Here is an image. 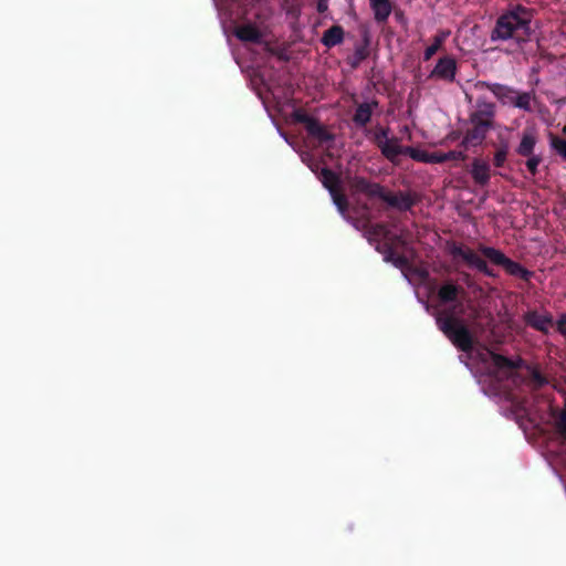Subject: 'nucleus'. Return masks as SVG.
<instances>
[{"mask_svg":"<svg viewBox=\"0 0 566 566\" xmlns=\"http://www.w3.org/2000/svg\"><path fill=\"white\" fill-rule=\"evenodd\" d=\"M533 9L526 8L522 4L511 6L496 19L495 27L491 32V40L506 41L514 39L518 43L530 41L533 34Z\"/></svg>","mask_w":566,"mask_h":566,"instance_id":"obj_1","label":"nucleus"},{"mask_svg":"<svg viewBox=\"0 0 566 566\" xmlns=\"http://www.w3.org/2000/svg\"><path fill=\"white\" fill-rule=\"evenodd\" d=\"M352 189L355 192L364 193L368 198H379L389 207L399 211H410L418 202L415 193L409 191L391 192L386 190L384 186L377 182H371L365 177H354L352 180Z\"/></svg>","mask_w":566,"mask_h":566,"instance_id":"obj_2","label":"nucleus"},{"mask_svg":"<svg viewBox=\"0 0 566 566\" xmlns=\"http://www.w3.org/2000/svg\"><path fill=\"white\" fill-rule=\"evenodd\" d=\"M459 306L448 307L436 315L438 328L461 352L470 353L474 347V338L464 321L457 315Z\"/></svg>","mask_w":566,"mask_h":566,"instance_id":"obj_3","label":"nucleus"},{"mask_svg":"<svg viewBox=\"0 0 566 566\" xmlns=\"http://www.w3.org/2000/svg\"><path fill=\"white\" fill-rule=\"evenodd\" d=\"M478 251L491 263L502 266L509 275L518 277L525 282H528L534 275L532 271L524 268L521 263L511 260L499 249L480 244Z\"/></svg>","mask_w":566,"mask_h":566,"instance_id":"obj_4","label":"nucleus"},{"mask_svg":"<svg viewBox=\"0 0 566 566\" xmlns=\"http://www.w3.org/2000/svg\"><path fill=\"white\" fill-rule=\"evenodd\" d=\"M292 117L294 122L303 124L307 134L316 138L319 143H327L334 140V135L329 133L316 118L308 115L305 111L297 108L293 112Z\"/></svg>","mask_w":566,"mask_h":566,"instance_id":"obj_5","label":"nucleus"},{"mask_svg":"<svg viewBox=\"0 0 566 566\" xmlns=\"http://www.w3.org/2000/svg\"><path fill=\"white\" fill-rule=\"evenodd\" d=\"M464 295H467L464 287L451 279L443 281L437 291V298L441 305L459 306L457 315L463 313V305L460 298Z\"/></svg>","mask_w":566,"mask_h":566,"instance_id":"obj_6","label":"nucleus"},{"mask_svg":"<svg viewBox=\"0 0 566 566\" xmlns=\"http://www.w3.org/2000/svg\"><path fill=\"white\" fill-rule=\"evenodd\" d=\"M450 254L453 258H461L470 268L476 269L489 277H496V273L491 269L486 261L470 248L453 244L450 248Z\"/></svg>","mask_w":566,"mask_h":566,"instance_id":"obj_7","label":"nucleus"},{"mask_svg":"<svg viewBox=\"0 0 566 566\" xmlns=\"http://www.w3.org/2000/svg\"><path fill=\"white\" fill-rule=\"evenodd\" d=\"M458 64L453 56L444 55L440 57L429 74L430 80H439L452 83L455 80Z\"/></svg>","mask_w":566,"mask_h":566,"instance_id":"obj_8","label":"nucleus"},{"mask_svg":"<svg viewBox=\"0 0 566 566\" xmlns=\"http://www.w3.org/2000/svg\"><path fill=\"white\" fill-rule=\"evenodd\" d=\"M470 123L472 127L467 130L460 144V146L463 147L464 149L481 145L484 142L488 132L493 127L492 123L489 122L470 120Z\"/></svg>","mask_w":566,"mask_h":566,"instance_id":"obj_9","label":"nucleus"},{"mask_svg":"<svg viewBox=\"0 0 566 566\" xmlns=\"http://www.w3.org/2000/svg\"><path fill=\"white\" fill-rule=\"evenodd\" d=\"M475 86L478 88H486L494 94V96L502 103L512 105L514 104V98L516 96L517 91L514 87L500 84V83H489L485 81H479Z\"/></svg>","mask_w":566,"mask_h":566,"instance_id":"obj_10","label":"nucleus"},{"mask_svg":"<svg viewBox=\"0 0 566 566\" xmlns=\"http://www.w3.org/2000/svg\"><path fill=\"white\" fill-rule=\"evenodd\" d=\"M370 55V36L368 32L363 34V39L359 43L355 44L354 53L346 57V64L350 66L352 70H356L359 67L363 61L368 59Z\"/></svg>","mask_w":566,"mask_h":566,"instance_id":"obj_11","label":"nucleus"},{"mask_svg":"<svg viewBox=\"0 0 566 566\" xmlns=\"http://www.w3.org/2000/svg\"><path fill=\"white\" fill-rule=\"evenodd\" d=\"M470 175L475 185L485 187L491 179V166L486 160L474 158L471 164Z\"/></svg>","mask_w":566,"mask_h":566,"instance_id":"obj_12","label":"nucleus"},{"mask_svg":"<svg viewBox=\"0 0 566 566\" xmlns=\"http://www.w3.org/2000/svg\"><path fill=\"white\" fill-rule=\"evenodd\" d=\"M524 322L527 326L547 334L553 326V316L551 314H541L537 311H530L525 313Z\"/></svg>","mask_w":566,"mask_h":566,"instance_id":"obj_13","label":"nucleus"},{"mask_svg":"<svg viewBox=\"0 0 566 566\" xmlns=\"http://www.w3.org/2000/svg\"><path fill=\"white\" fill-rule=\"evenodd\" d=\"M395 244L392 242H384L381 250L377 248L382 254L384 260L386 262H391L396 268L402 269L406 268L409 263L408 259L403 254H398L395 250Z\"/></svg>","mask_w":566,"mask_h":566,"instance_id":"obj_14","label":"nucleus"},{"mask_svg":"<svg viewBox=\"0 0 566 566\" xmlns=\"http://www.w3.org/2000/svg\"><path fill=\"white\" fill-rule=\"evenodd\" d=\"M234 34L243 42L260 43L262 41L261 31L253 24H243L238 27Z\"/></svg>","mask_w":566,"mask_h":566,"instance_id":"obj_15","label":"nucleus"},{"mask_svg":"<svg viewBox=\"0 0 566 566\" xmlns=\"http://www.w3.org/2000/svg\"><path fill=\"white\" fill-rule=\"evenodd\" d=\"M537 143L536 135L533 130L525 129L523 132L521 142L516 147L517 155L525 157L534 155V149Z\"/></svg>","mask_w":566,"mask_h":566,"instance_id":"obj_16","label":"nucleus"},{"mask_svg":"<svg viewBox=\"0 0 566 566\" xmlns=\"http://www.w3.org/2000/svg\"><path fill=\"white\" fill-rule=\"evenodd\" d=\"M379 149L386 159L391 163H396L398 156L403 155L405 147L399 145V139L397 137H392L388 142H384Z\"/></svg>","mask_w":566,"mask_h":566,"instance_id":"obj_17","label":"nucleus"},{"mask_svg":"<svg viewBox=\"0 0 566 566\" xmlns=\"http://www.w3.org/2000/svg\"><path fill=\"white\" fill-rule=\"evenodd\" d=\"M495 105L490 102H478V109L470 115V120H482L493 124Z\"/></svg>","mask_w":566,"mask_h":566,"instance_id":"obj_18","label":"nucleus"},{"mask_svg":"<svg viewBox=\"0 0 566 566\" xmlns=\"http://www.w3.org/2000/svg\"><path fill=\"white\" fill-rule=\"evenodd\" d=\"M369 233L374 238H381L385 242L403 243L401 235L392 234L386 223H375L370 227Z\"/></svg>","mask_w":566,"mask_h":566,"instance_id":"obj_19","label":"nucleus"},{"mask_svg":"<svg viewBox=\"0 0 566 566\" xmlns=\"http://www.w3.org/2000/svg\"><path fill=\"white\" fill-rule=\"evenodd\" d=\"M369 2L375 20L378 23L386 22L392 11L391 2L389 0H369Z\"/></svg>","mask_w":566,"mask_h":566,"instance_id":"obj_20","label":"nucleus"},{"mask_svg":"<svg viewBox=\"0 0 566 566\" xmlns=\"http://www.w3.org/2000/svg\"><path fill=\"white\" fill-rule=\"evenodd\" d=\"M344 41V29L343 27L335 24L327 29L321 39V42L326 48H333L340 44Z\"/></svg>","mask_w":566,"mask_h":566,"instance_id":"obj_21","label":"nucleus"},{"mask_svg":"<svg viewBox=\"0 0 566 566\" xmlns=\"http://www.w3.org/2000/svg\"><path fill=\"white\" fill-rule=\"evenodd\" d=\"M490 355H491L493 365L500 370H503V369L516 370V369L521 368V366L523 364V360L521 358H518L517 360H513L511 358H507L501 354L493 353V352H491Z\"/></svg>","mask_w":566,"mask_h":566,"instance_id":"obj_22","label":"nucleus"},{"mask_svg":"<svg viewBox=\"0 0 566 566\" xmlns=\"http://www.w3.org/2000/svg\"><path fill=\"white\" fill-rule=\"evenodd\" d=\"M373 115V106L369 103H361L357 106L355 114L353 116V122L356 126L364 127L366 126Z\"/></svg>","mask_w":566,"mask_h":566,"instance_id":"obj_23","label":"nucleus"},{"mask_svg":"<svg viewBox=\"0 0 566 566\" xmlns=\"http://www.w3.org/2000/svg\"><path fill=\"white\" fill-rule=\"evenodd\" d=\"M321 181L323 186L333 192L340 189V179L336 172L329 168H323L321 171Z\"/></svg>","mask_w":566,"mask_h":566,"instance_id":"obj_24","label":"nucleus"},{"mask_svg":"<svg viewBox=\"0 0 566 566\" xmlns=\"http://www.w3.org/2000/svg\"><path fill=\"white\" fill-rule=\"evenodd\" d=\"M433 164H442L450 160L463 161L467 154L463 150H450L448 153H433Z\"/></svg>","mask_w":566,"mask_h":566,"instance_id":"obj_25","label":"nucleus"},{"mask_svg":"<svg viewBox=\"0 0 566 566\" xmlns=\"http://www.w3.org/2000/svg\"><path fill=\"white\" fill-rule=\"evenodd\" d=\"M530 379L528 386L533 390H538L544 386L548 385V378L541 373V370L536 367H528Z\"/></svg>","mask_w":566,"mask_h":566,"instance_id":"obj_26","label":"nucleus"},{"mask_svg":"<svg viewBox=\"0 0 566 566\" xmlns=\"http://www.w3.org/2000/svg\"><path fill=\"white\" fill-rule=\"evenodd\" d=\"M534 97V92H518L514 98L513 106L524 112H532V99Z\"/></svg>","mask_w":566,"mask_h":566,"instance_id":"obj_27","label":"nucleus"},{"mask_svg":"<svg viewBox=\"0 0 566 566\" xmlns=\"http://www.w3.org/2000/svg\"><path fill=\"white\" fill-rule=\"evenodd\" d=\"M509 143L506 140H502L499 146L496 147V150L493 156V165L496 168L504 167L507 155H509Z\"/></svg>","mask_w":566,"mask_h":566,"instance_id":"obj_28","label":"nucleus"},{"mask_svg":"<svg viewBox=\"0 0 566 566\" xmlns=\"http://www.w3.org/2000/svg\"><path fill=\"white\" fill-rule=\"evenodd\" d=\"M403 155H407L419 163H433V154H429L426 150H421L410 146L405 147Z\"/></svg>","mask_w":566,"mask_h":566,"instance_id":"obj_29","label":"nucleus"},{"mask_svg":"<svg viewBox=\"0 0 566 566\" xmlns=\"http://www.w3.org/2000/svg\"><path fill=\"white\" fill-rule=\"evenodd\" d=\"M551 148L566 161V139L551 133L549 134Z\"/></svg>","mask_w":566,"mask_h":566,"instance_id":"obj_30","label":"nucleus"},{"mask_svg":"<svg viewBox=\"0 0 566 566\" xmlns=\"http://www.w3.org/2000/svg\"><path fill=\"white\" fill-rule=\"evenodd\" d=\"M447 34H438L433 38V42L426 48L423 52V60L429 61L442 46Z\"/></svg>","mask_w":566,"mask_h":566,"instance_id":"obj_31","label":"nucleus"},{"mask_svg":"<svg viewBox=\"0 0 566 566\" xmlns=\"http://www.w3.org/2000/svg\"><path fill=\"white\" fill-rule=\"evenodd\" d=\"M333 202L338 208L340 212H345L348 209V200L346 196L343 193L342 189L329 192Z\"/></svg>","mask_w":566,"mask_h":566,"instance_id":"obj_32","label":"nucleus"},{"mask_svg":"<svg viewBox=\"0 0 566 566\" xmlns=\"http://www.w3.org/2000/svg\"><path fill=\"white\" fill-rule=\"evenodd\" d=\"M389 128L388 127H378L374 135H373V142L375 145L379 148L380 145L384 144V142H388L390 138H388Z\"/></svg>","mask_w":566,"mask_h":566,"instance_id":"obj_33","label":"nucleus"},{"mask_svg":"<svg viewBox=\"0 0 566 566\" xmlns=\"http://www.w3.org/2000/svg\"><path fill=\"white\" fill-rule=\"evenodd\" d=\"M527 158L526 160V167H527V170L530 171V174L532 176H535L537 174V168L539 166V164L542 163V157L539 155H531V156H525Z\"/></svg>","mask_w":566,"mask_h":566,"instance_id":"obj_34","label":"nucleus"},{"mask_svg":"<svg viewBox=\"0 0 566 566\" xmlns=\"http://www.w3.org/2000/svg\"><path fill=\"white\" fill-rule=\"evenodd\" d=\"M557 331L563 335L566 336V313L562 314L556 322Z\"/></svg>","mask_w":566,"mask_h":566,"instance_id":"obj_35","label":"nucleus"},{"mask_svg":"<svg viewBox=\"0 0 566 566\" xmlns=\"http://www.w3.org/2000/svg\"><path fill=\"white\" fill-rule=\"evenodd\" d=\"M327 9H328L327 1L318 0V2H317V11L319 13H324L325 11H327Z\"/></svg>","mask_w":566,"mask_h":566,"instance_id":"obj_36","label":"nucleus"},{"mask_svg":"<svg viewBox=\"0 0 566 566\" xmlns=\"http://www.w3.org/2000/svg\"><path fill=\"white\" fill-rule=\"evenodd\" d=\"M462 279L468 286H471V275L469 273L462 272Z\"/></svg>","mask_w":566,"mask_h":566,"instance_id":"obj_37","label":"nucleus"}]
</instances>
